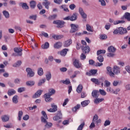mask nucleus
<instances>
[{
    "label": "nucleus",
    "instance_id": "1",
    "mask_svg": "<svg viewBox=\"0 0 130 130\" xmlns=\"http://www.w3.org/2000/svg\"><path fill=\"white\" fill-rule=\"evenodd\" d=\"M42 114L43 116L41 117V121L42 122H44V123H46L45 125V127L46 128H50V127L52 126V123L47 122V119H48V118L47 117L46 113L45 111H42Z\"/></svg>",
    "mask_w": 130,
    "mask_h": 130
},
{
    "label": "nucleus",
    "instance_id": "2",
    "mask_svg": "<svg viewBox=\"0 0 130 130\" xmlns=\"http://www.w3.org/2000/svg\"><path fill=\"white\" fill-rule=\"evenodd\" d=\"M78 19V13H74L71 16H67L63 19V20L66 21H76Z\"/></svg>",
    "mask_w": 130,
    "mask_h": 130
},
{
    "label": "nucleus",
    "instance_id": "3",
    "mask_svg": "<svg viewBox=\"0 0 130 130\" xmlns=\"http://www.w3.org/2000/svg\"><path fill=\"white\" fill-rule=\"evenodd\" d=\"M62 115L61 114V112L60 111H58L57 112V115L53 117V120L55 121H58V122H61V117Z\"/></svg>",
    "mask_w": 130,
    "mask_h": 130
},
{
    "label": "nucleus",
    "instance_id": "4",
    "mask_svg": "<svg viewBox=\"0 0 130 130\" xmlns=\"http://www.w3.org/2000/svg\"><path fill=\"white\" fill-rule=\"evenodd\" d=\"M53 23L57 25V28H62L64 25L65 22L62 20H55Z\"/></svg>",
    "mask_w": 130,
    "mask_h": 130
},
{
    "label": "nucleus",
    "instance_id": "5",
    "mask_svg": "<svg viewBox=\"0 0 130 130\" xmlns=\"http://www.w3.org/2000/svg\"><path fill=\"white\" fill-rule=\"evenodd\" d=\"M71 29L70 30V32L75 33L76 31H78L79 25L75 24H71Z\"/></svg>",
    "mask_w": 130,
    "mask_h": 130
},
{
    "label": "nucleus",
    "instance_id": "6",
    "mask_svg": "<svg viewBox=\"0 0 130 130\" xmlns=\"http://www.w3.org/2000/svg\"><path fill=\"white\" fill-rule=\"evenodd\" d=\"M74 67L77 69H80L82 67V64L80 63V61L78 60V59H75L74 61L73 62Z\"/></svg>",
    "mask_w": 130,
    "mask_h": 130
},
{
    "label": "nucleus",
    "instance_id": "7",
    "mask_svg": "<svg viewBox=\"0 0 130 130\" xmlns=\"http://www.w3.org/2000/svg\"><path fill=\"white\" fill-rule=\"evenodd\" d=\"M14 50L17 54L18 56H22V51H23V50L21 48H15Z\"/></svg>",
    "mask_w": 130,
    "mask_h": 130
},
{
    "label": "nucleus",
    "instance_id": "8",
    "mask_svg": "<svg viewBox=\"0 0 130 130\" xmlns=\"http://www.w3.org/2000/svg\"><path fill=\"white\" fill-rule=\"evenodd\" d=\"M26 71L27 73V77L31 78V77L34 76L35 73L33 71H32V69L30 68H27Z\"/></svg>",
    "mask_w": 130,
    "mask_h": 130
},
{
    "label": "nucleus",
    "instance_id": "9",
    "mask_svg": "<svg viewBox=\"0 0 130 130\" xmlns=\"http://www.w3.org/2000/svg\"><path fill=\"white\" fill-rule=\"evenodd\" d=\"M81 49L84 53H88L90 52V48L88 46H82Z\"/></svg>",
    "mask_w": 130,
    "mask_h": 130
},
{
    "label": "nucleus",
    "instance_id": "10",
    "mask_svg": "<svg viewBox=\"0 0 130 130\" xmlns=\"http://www.w3.org/2000/svg\"><path fill=\"white\" fill-rule=\"evenodd\" d=\"M126 33H127V30H126V28L119 27V34L120 35H124V34H126Z\"/></svg>",
    "mask_w": 130,
    "mask_h": 130
},
{
    "label": "nucleus",
    "instance_id": "11",
    "mask_svg": "<svg viewBox=\"0 0 130 130\" xmlns=\"http://www.w3.org/2000/svg\"><path fill=\"white\" fill-rule=\"evenodd\" d=\"M43 90H39L37 91V92L32 96V98L36 99L38 98V97H40L41 95L42 94Z\"/></svg>",
    "mask_w": 130,
    "mask_h": 130
},
{
    "label": "nucleus",
    "instance_id": "12",
    "mask_svg": "<svg viewBox=\"0 0 130 130\" xmlns=\"http://www.w3.org/2000/svg\"><path fill=\"white\" fill-rule=\"evenodd\" d=\"M107 74L109 75L110 77H114L115 74L112 72V69L110 67H107Z\"/></svg>",
    "mask_w": 130,
    "mask_h": 130
},
{
    "label": "nucleus",
    "instance_id": "13",
    "mask_svg": "<svg viewBox=\"0 0 130 130\" xmlns=\"http://www.w3.org/2000/svg\"><path fill=\"white\" fill-rule=\"evenodd\" d=\"M109 22L110 23H114V25H117L118 24H120V23H123V21L122 20H116L114 21V20L111 18L109 19Z\"/></svg>",
    "mask_w": 130,
    "mask_h": 130
},
{
    "label": "nucleus",
    "instance_id": "14",
    "mask_svg": "<svg viewBox=\"0 0 130 130\" xmlns=\"http://www.w3.org/2000/svg\"><path fill=\"white\" fill-rule=\"evenodd\" d=\"M44 97L46 102H51V101H52V99L51 98H50V95L47 94V93L44 94Z\"/></svg>",
    "mask_w": 130,
    "mask_h": 130
},
{
    "label": "nucleus",
    "instance_id": "15",
    "mask_svg": "<svg viewBox=\"0 0 130 130\" xmlns=\"http://www.w3.org/2000/svg\"><path fill=\"white\" fill-rule=\"evenodd\" d=\"M113 72L115 75H118L120 73V69L119 67L115 66L113 67Z\"/></svg>",
    "mask_w": 130,
    "mask_h": 130
},
{
    "label": "nucleus",
    "instance_id": "16",
    "mask_svg": "<svg viewBox=\"0 0 130 130\" xmlns=\"http://www.w3.org/2000/svg\"><path fill=\"white\" fill-rule=\"evenodd\" d=\"M99 93V91L97 90H94L92 91L91 95L93 97V98H98V97L99 96V95H98Z\"/></svg>",
    "mask_w": 130,
    "mask_h": 130
},
{
    "label": "nucleus",
    "instance_id": "17",
    "mask_svg": "<svg viewBox=\"0 0 130 130\" xmlns=\"http://www.w3.org/2000/svg\"><path fill=\"white\" fill-rule=\"evenodd\" d=\"M1 119L3 122H7V121H9L10 119V116L9 115H4L1 117Z\"/></svg>",
    "mask_w": 130,
    "mask_h": 130
},
{
    "label": "nucleus",
    "instance_id": "18",
    "mask_svg": "<svg viewBox=\"0 0 130 130\" xmlns=\"http://www.w3.org/2000/svg\"><path fill=\"white\" fill-rule=\"evenodd\" d=\"M16 90L13 89H9L8 91L7 94L9 96H13V95H15L16 93Z\"/></svg>",
    "mask_w": 130,
    "mask_h": 130
},
{
    "label": "nucleus",
    "instance_id": "19",
    "mask_svg": "<svg viewBox=\"0 0 130 130\" xmlns=\"http://www.w3.org/2000/svg\"><path fill=\"white\" fill-rule=\"evenodd\" d=\"M68 51H69L68 49H63L60 51V54L61 56H66L67 55V53H68Z\"/></svg>",
    "mask_w": 130,
    "mask_h": 130
},
{
    "label": "nucleus",
    "instance_id": "20",
    "mask_svg": "<svg viewBox=\"0 0 130 130\" xmlns=\"http://www.w3.org/2000/svg\"><path fill=\"white\" fill-rule=\"evenodd\" d=\"M46 2H44L43 3V6H44L45 8L47 9V10H49V6H50V2L45 1Z\"/></svg>",
    "mask_w": 130,
    "mask_h": 130
},
{
    "label": "nucleus",
    "instance_id": "21",
    "mask_svg": "<svg viewBox=\"0 0 130 130\" xmlns=\"http://www.w3.org/2000/svg\"><path fill=\"white\" fill-rule=\"evenodd\" d=\"M86 30L88 31V32H93L94 31V28L93 26H91L89 24H86Z\"/></svg>",
    "mask_w": 130,
    "mask_h": 130
},
{
    "label": "nucleus",
    "instance_id": "22",
    "mask_svg": "<svg viewBox=\"0 0 130 130\" xmlns=\"http://www.w3.org/2000/svg\"><path fill=\"white\" fill-rule=\"evenodd\" d=\"M83 90V85L82 84H79L76 89V92L80 94L82 93V91Z\"/></svg>",
    "mask_w": 130,
    "mask_h": 130
},
{
    "label": "nucleus",
    "instance_id": "23",
    "mask_svg": "<svg viewBox=\"0 0 130 130\" xmlns=\"http://www.w3.org/2000/svg\"><path fill=\"white\" fill-rule=\"evenodd\" d=\"M61 46H62V43H61L60 42H58L54 45V48L56 49L60 48Z\"/></svg>",
    "mask_w": 130,
    "mask_h": 130
},
{
    "label": "nucleus",
    "instance_id": "24",
    "mask_svg": "<svg viewBox=\"0 0 130 130\" xmlns=\"http://www.w3.org/2000/svg\"><path fill=\"white\" fill-rule=\"evenodd\" d=\"M108 50L109 52H112L113 53L116 51V48L114 47L111 46L108 48Z\"/></svg>",
    "mask_w": 130,
    "mask_h": 130
},
{
    "label": "nucleus",
    "instance_id": "25",
    "mask_svg": "<svg viewBox=\"0 0 130 130\" xmlns=\"http://www.w3.org/2000/svg\"><path fill=\"white\" fill-rule=\"evenodd\" d=\"M72 43V40H67L64 42L63 46L64 47H68V46H70V45H71Z\"/></svg>",
    "mask_w": 130,
    "mask_h": 130
},
{
    "label": "nucleus",
    "instance_id": "26",
    "mask_svg": "<svg viewBox=\"0 0 130 130\" xmlns=\"http://www.w3.org/2000/svg\"><path fill=\"white\" fill-rule=\"evenodd\" d=\"M3 14L6 19H9L10 18V13L7 10L3 11Z\"/></svg>",
    "mask_w": 130,
    "mask_h": 130
},
{
    "label": "nucleus",
    "instance_id": "27",
    "mask_svg": "<svg viewBox=\"0 0 130 130\" xmlns=\"http://www.w3.org/2000/svg\"><path fill=\"white\" fill-rule=\"evenodd\" d=\"M29 5L31 9H35L36 7V2L34 1H30L29 3Z\"/></svg>",
    "mask_w": 130,
    "mask_h": 130
},
{
    "label": "nucleus",
    "instance_id": "28",
    "mask_svg": "<svg viewBox=\"0 0 130 130\" xmlns=\"http://www.w3.org/2000/svg\"><path fill=\"white\" fill-rule=\"evenodd\" d=\"M27 86H29V87H32V86H34L35 85V81H28L26 82Z\"/></svg>",
    "mask_w": 130,
    "mask_h": 130
},
{
    "label": "nucleus",
    "instance_id": "29",
    "mask_svg": "<svg viewBox=\"0 0 130 130\" xmlns=\"http://www.w3.org/2000/svg\"><path fill=\"white\" fill-rule=\"evenodd\" d=\"M104 99H98V98H96L94 99V103L95 104H99V103H100L101 102H102V101H104Z\"/></svg>",
    "mask_w": 130,
    "mask_h": 130
},
{
    "label": "nucleus",
    "instance_id": "30",
    "mask_svg": "<svg viewBox=\"0 0 130 130\" xmlns=\"http://www.w3.org/2000/svg\"><path fill=\"white\" fill-rule=\"evenodd\" d=\"M53 38L55 39V40H58L59 39H61V38H63V36L62 35H54L52 36Z\"/></svg>",
    "mask_w": 130,
    "mask_h": 130
},
{
    "label": "nucleus",
    "instance_id": "31",
    "mask_svg": "<svg viewBox=\"0 0 130 130\" xmlns=\"http://www.w3.org/2000/svg\"><path fill=\"white\" fill-rule=\"evenodd\" d=\"M55 93V90L53 89V88H51L49 90V92L46 93L47 95H49L50 96H52V95H54V94Z\"/></svg>",
    "mask_w": 130,
    "mask_h": 130
},
{
    "label": "nucleus",
    "instance_id": "32",
    "mask_svg": "<svg viewBox=\"0 0 130 130\" xmlns=\"http://www.w3.org/2000/svg\"><path fill=\"white\" fill-rule=\"evenodd\" d=\"M89 103H90V101L89 100L87 101H84L83 102H82L81 104L83 107H86Z\"/></svg>",
    "mask_w": 130,
    "mask_h": 130
},
{
    "label": "nucleus",
    "instance_id": "33",
    "mask_svg": "<svg viewBox=\"0 0 130 130\" xmlns=\"http://www.w3.org/2000/svg\"><path fill=\"white\" fill-rule=\"evenodd\" d=\"M12 102L14 104H17V103H18V95H14L13 98H12Z\"/></svg>",
    "mask_w": 130,
    "mask_h": 130
},
{
    "label": "nucleus",
    "instance_id": "34",
    "mask_svg": "<svg viewBox=\"0 0 130 130\" xmlns=\"http://www.w3.org/2000/svg\"><path fill=\"white\" fill-rule=\"evenodd\" d=\"M61 9L63 10L64 12H69V9H68V7H67V5H62L60 7Z\"/></svg>",
    "mask_w": 130,
    "mask_h": 130
},
{
    "label": "nucleus",
    "instance_id": "35",
    "mask_svg": "<svg viewBox=\"0 0 130 130\" xmlns=\"http://www.w3.org/2000/svg\"><path fill=\"white\" fill-rule=\"evenodd\" d=\"M49 47V43L46 42L44 44L42 45V48L43 49H47Z\"/></svg>",
    "mask_w": 130,
    "mask_h": 130
},
{
    "label": "nucleus",
    "instance_id": "36",
    "mask_svg": "<svg viewBox=\"0 0 130 130\" xmlns=\"http://www.w3.org/2000/svg\"><path fill=\"white\" fill-rule=\"evenodd\" d=\"M45 79H41L38 83V86L39 87H40V86H42V84L45 83Z\"/></svg>",
    "mask_w": 130,
    "mask_h": 130
},
{
    "label": "nucleus",
    "instance_id": "37",
    "mask_svg": "<svg viewBox=\"0 0 130 130\" xmlns=\"http://www.w3.org/2000/svg\"><path fill=\"white\" fill-rule=\"evenodd\" d=\"M124 18L127 21H130V13L128 12H126L124 14Z\"/></svg>",
    "mask_w": 130,
    "mask_h": 130
},
{
    "label": "nucleus",
    "instance_id": "38",
    "mask_svg": "<svg viewBox=\"0 0 130 130\" xmlns=\"http://www.w3.org/2000/svg\"><path fill=\"white\" fill-rule=\"evenodd\" d=\"M38 74L39 76H43V69L41 68H40L38 69Z\"/></svg>",
    "mask_w": 130,
    "mask_h": 130
},
{
    "label": "nucleus",
    "instance_id": "39",
    "mask_svg": "<svg viewBox=\"0 0 130 130\" xmlns=\"http://www.w3.org/2000/svg\"><path fill=\"white\" fill-rule=\"evenodd\" d=\"M46 77L47 81H49L51 79V73H50V72H48L46 74Z\"/></svg>",
    "mask_w": 130,
    "mask_h": 130
},
{
    "label": "nucleus",
    "instance_id": "40",
    "mask_svg": "<svg viewBox=\"0 0 130 130\" xmlns=\"http://www.w3.org/2000/svg\"><path fill=\"white\" fill-rule=\"evenodd\" d=\"M97 59L98 60H99V61H100V62H103L104 60V58H103V56L100 55H98Z\"/></svg>",
    "mask_w": 130,
    "mask_h": 130
},
{
    "label": "nucleus",
    "instance_id": "41",
    "mask_svg": "<svg viewBox=\"0 0 130 130\" xmlns=\"http://www.w3.org/2000/svg\"><path fill=\"white\" fill-rule=\"evenodd\" d=\"M104 83H105V87H106V88L110 87V85H111V83L108 81V80H105L104 82Z\"/></svg>",
    "mask_w": 130,
    "mask_h": 130
},
{
    "label": "nucleus",
    "instance_id": "42",
    "mask_svg": "<svg viewBox=\"0 0 130 130\" xmlns=\"http://www.w3.org/2000/svg\"><path fill=\"white\" fill-rule=\"evenodd\" d=\"M106 53V51L105 50H100L97 51V55H100V54H104Z\"/></svg>",
    "mask_w": 130,
    "mask_h": 130
},
{
    "label": "nucleus",
    "instance_id": "43",
    "mask_svg": "<svg viewBox=\"0 0 130 130\" xmlns=\"http://www.w3.org/2000/svg\"><path fill=\"white\" fill-rule=\"evenodd\" d=\"M91 82H93V83H94V84H96V85H99L100 84V82H99V80L96 78H92L91 79Z\"/></svg>",
    "mask_w": 130,
    "mask_h": 130
},
{
    "label": "nucleus",
    "instance_id": "44",
    "mask_svg": "<svg viewBox=\"0 0 130 130\" xmlns=\"http://www.w3.org/2000/svg\"><path fill=\"white\" fill-rule=\"evenodd\" d=\"M21 64H22V61H18L13 64V67H15V68H18V67H20Z\"/></svg>",
    "mask_w": 130,
    "mask_h": 130
},
{
    "label": "nucleus",
    "instance_id": "45",
    "mask_svg": "<svg viewBox=\"0 0 130 130\" xmlns=\"http://www.w3.org/2000/svg\"><path fill=\"white\" fill-rule=\"evenodd\" d=\"M22 8L24 10H28L29 7L27 5L26 3H21Z\"/></svg>",
    "mask_w": 130,
    "mask_h": 130
},
{
    "label": "nucleus",
    "instance_id": "46",
    "mask_svg": "<svg viewBox=\"0 0 130 130\" xmlns=\"http://www.w3.org/2000/svg\"><path fill=\"white\" fill-rule=\"evenodd\" d=\"M99 92L101 94V95H102V96H106V95L107 94L106 91H105V90H104L103 89H100L99 93Z\"/></svg>",
    "mask_w": 130,
    "mask_h": 130
},
{
    "label": "nucleus",
    "instance_id": "47",
    "mask_svg": "<svg viewBox=\"0 0 130 130\" xmlns=\"http://www.w3.org/2000/svg\"><path fill=\"white\" fill-rule=\"evenodd\" d=\"M100 39H101V40H106V39H107V35L105 34L101 35Z\"/></svg>",
    "mask_w": 130,
    "mask_h": 130
},
{
    "label": "nucleus",
    "instance_id": "48",
    "mask_svg": "<svg viewBox=\"0 0 130 130\" xmlns=\"http://www.w3.org/2000/svg\"><path fill=\"white\" fill-rule=\"evenodd\" d=\"M23 115V111H19L18 112V120L20 121L22 119V116Z\"/></svg>",
    "mask_w": 130,
    "mask_h": 130
},
{
    "label": "nucleus",
    "instance_id": "49",
    "mask_svg": "<svg viewBox=\"0 0 130 130\" xmlns=\"http://www.w3.org/2000/svg\"><path fill=\"white\" fill-rule=\"evenodd\" d=\"M99 3L101 4L102 7H105L106 6V2L104 0H99Z\"/></svg>",
    "mask_w": 130,
    "mask_h": 130
},
{
    "label": "nucleus",
    "instance_id": "50",
    "mask_svg": "<svg viewBox=\"0 0 130 130\" xmlns=\"http://www.w3.org/2000/svg\"><path fill=\"white\" fill-rule=\"evenodd\" d=\"M80 107H81V105H77L76 106L72 109V111H73V112H76V111H77L78 109L80 108Z\"/></svg>",
    "mask_w": 130,
    "mask_h": 130
},
{
    "label": "nucleus",
    "instance_id": "51",
    "mask_svg": "<svg viewBox=\"0 0 130 130\" xmlns=\"http://www.w3.org/2000/svg\"><path fill=\"white\" fill-rule=\"evenodd\" d=\"M110 123H111V122L109 120H106L105 121V123L104 124V126H108V125H110Z\"/></svg>",
    "mask_w": 130,
    "mask_h": 130
},
{
    "label": "nucleus",
    "instance_id": "52",
    "mask_svg": "<svg viewBox=\"0 0 130 130\" xmlns=\"http://www.w3.org/2000/svg\"><path fill=\"white\" fill-rule=\"evenodd\" d=\"M85 125V122L82 123L77 128V130H83V128Z\"/></svg>",
    "mask_w": 130,
    "mask_h": 130
},
{
    "label": "nucleus",
    "instance_id": "53",
    "mask_svg": "<svg viewBox=\"0 0 130 130\" xmlns=\"http://www.w3.org/2000/svg\"><path fill=\"white\" fill-rule=\"evenodd\" d=\"M62 83L65 85H69V84H71V81L70 79H66V80H62Z\"/></svg>",
    "mask_w": 130,
    "mask_h": 130
},
{
    "label": "nucleus",
    "instance_id": "54",
    "mask_svg": "<svg viewBox=\"0 0 130 130\" xmlns=\"http://www.w3.org/2000/svg\"><path fill=\"white\" fill-rule=\"evenodd\" d=\"M51 108L55 111V112L57 111V106L55 105L54 104H52Z\"/></svg>",
    "mask_w": 130,
    "mask_h": 130
},
{
    "label": "nucleus",
    "instance_id": "55",
    "mask_svg": "<svg viewBox=\"0 0 130 130\" xmlns=\"http://www.w3.org/2000/svg\"><path fill=\"white\" fill-rule=\"evenodd\" d=\"M26 90V88L25 87H20L18 88L17 91L18 93H22V92H24Z\"/></svg>",
    "mask_w": 130,
    "mask_h": 130
},
{
    "label": "nucleus",
    "instance_id": "56",
    "mask_svg": "<svg viewBox=\"0 0 130 130\" xmlns=\"http://www.w3.org/2000/svg\"><path fill=\"white\" fill-rule=\"evenodd\" d=\"M53 2L56 5H61L62 3V0H54Z\"/></svg>",
    "mask_w": 130,
    "mask_h": 130
},
{
    "label": "nucleus",
    "instance_id": "57",
    "mask_svg": "<svg viewBox=\"0 0 130 130\" xmlns=\"http://www.w3.org/2000/svg\"><path fill=\"white\" fill-rule=\"evenodd\" d=\"M110 27H111V25L110 23H107L105 25V29L106 30H109V29H110Z\"/></svg>",
    "mask_w": 130,
    "mask_h": 130
},
{
    "label": "nucleus",
    "instance_id": "58",
    "mask_svg": "<svg viewBox=\"0 0 130 130\" xmlns=\"http://www.w3.org/2000/svg\"><path fill=\"white\" fill-rule=\"evenodd\" d=\"M98 118H99V117L98 116V115L97 114H95L93 116V119H92V121H96V120H98Z\"/></svg>",
    "mask_w": 130,
    "mask_h": 130
},
{
    "label": "nucleus",
    "instance_id": "59",
    "mask_svg": "<svg viewBox=\"0 0 130 130\" xmlns=\"http://www.w3.org/2000/svg\"><path fill=\"white\" fill-rule=\"evenodd\" d=\"M118 84H119V81L118 80H114L113 82V85L114 87H116V86H117L118 85Z\"/></svg>",
    "mask_w": 130,
    "mask_h": 130
},
{
    "label": "nucleus",
    "instance_id": "60",
    "mask_svg": "<svg viewBox=\"0 0 130 130\" xmlns=\"http://www.w3.org/2000/svg\"><path fill=\"white\" fill-rule=\"evenodd\" d=\"M69 8L72 10H75V9H76V5L74 4H71L69 6Z\"/></svg>",
    "mask_w": 130,
    "mask_h": 130
},
{
    "label": "nucleus",
    "instance_id": "61",
    "mask_svg": "<svg viewBox=\"0 0 130 130\" xmlns=\"http://www.w3.org/2000/svg\"><path fill=\"white\" fill-rule=\"evenodd\" d=\"M37 18V16H36V15H31L29 17V19H30L31 20H34V21H36Z\"/></svg>",
    "mask_w": 130,
    "mask_h": 130
},
{
    "label": "nucleus",
    "instance_id": "62",
    "mask_svg": "<svg viewBox=\"0 0 130 130\" xmlns=\"http://www.w3.org/2000/svg\"><path fill=\"white\" fill-rule=\"evenodd\" d=\"M15 84H20V82H21V79H19V78H16L15 79H14V81Z\"/></svg>",
    "mask_w": 130,
    "mask_h": 130
},
{
    "label": "nucleus",
    "instance_id": "63",
    "mask_svg": "<svg viewBox=\"0 0 130 130\" xmlns=\"http://www.w3.org/2000/svg\"><path fill=\"white\" fill-rule=\"evenodd\" d=\"M80 15L83 19H87V14L85 12Z\"/></svg>",
    "mask_w": 130,
    "mask_h": 130
},
{
    "label": "nucleus",
    "instance_id": "64",
    "mask_svg": "<svg viewBox=\"0 0 130 130\" xmlns=\"http://www.w3.org/2000/svg\"><path fill=\"white\" fill-rule=\"evenodd\" d=\"M125 89H126V90L127 91H130V84H126L125 86Z\"/></svg>",
    "mask_w": 130,
    "mask_h": 130
}]
</instances>
